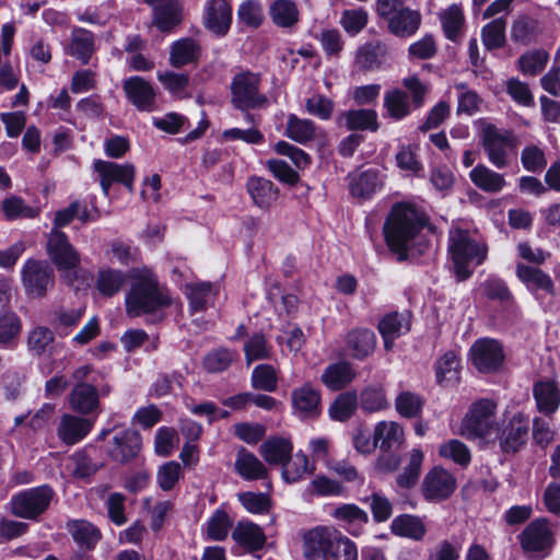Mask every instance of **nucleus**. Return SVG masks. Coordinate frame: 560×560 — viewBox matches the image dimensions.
<instances>
[{"mask_svg":"<svg viewBox=\"0 0 560 560\" xmlns=\"http://www.w3.org/2000/svg\"><path fill=\"white\" fill-rule=\"evenodd\" d=\"M25 294L32 299H43L55 285V272L45 260L28 258L21 271Z\"/></svg>","mask_w":560,"mask_h":560,"instance_id":"6","label":"nucleus"},{"mask_svg":"<svg viewBox=\"0 0 560 560\" xmlns=\"http://www.w3.org/2000/svg\"><path fill=\"white\" fill-rule=\"evenodd\" d=\"M390 530L395 536L415 541L421 540L427 534L424 522L416 515L401 514L390 523Z\"/></svg>","mask_w":560,"mask_h":560,"instance_id":"34","label":"nucleus"},{"mask_svg":"<svg viewBox=\"0 0 560 560\" xmlns=\"http://www.w3.org/2000/svg\"><path fill=\"white\" fill-rule=\"evenodd\" d=\"M0 210L7 221L19 219H34L38 215V210L26 205L22 197L11 195L4 198L0 205Z\"/></svg>","mask_w":560,"mask_h":560,"instance_id":"47","label":"nucleus"},{"mask_svg":"<svg viewBox=\"0 0 560 560\" xmlns=\"http://www.w3.org/2000/svg\"><path fill=\"white\" fill-rule=\"evenodd\" d=\"M456 488V479L442 467L432 468L422 481V494L428 501L448 498Z\"/></svg>","mask_w":560,"mask_h":560,"instance_id":"14","label":"nucleus"},{"mask_svg":"<svg viewBox=\"0 0 560 560\" xmlns=\"http://www.w3.org/2000/svg\"><path fill=\"white\" fill-rule=\"evenodd\" d=\"M294 412L303 418H313L320 412V394L310 383L293 389L291 394Z\"/></svg>","mask_w":560,"mask_h":560,"instance_id":"22","label":"nucleus"},{"mask_svg":"<svg viewBox=\"0 0 560 560\" xmlns=\"http://www.w3.org/2000/svg\"><path fill=\"white\" fill-rule=\"evenodd\" d=\"M360 406L366 412H378L388 407L383 385L374 384L364 387L360 394Z\"/></svg>","mask_w":560,"mask_h":560,"instance_id":"49","label":"nucleus"},{"mask_svg":"<svg viewBox=\"0 0 560 560\" xmlns=\"http://www.w3.org/2000/svg\"><path fill=\"white\" fill-rule=\"evenodd\" d=\"M126 281V275L110 267L101 268L97 271L96 289L106 298H112L119 292Z\"/></svg>","mask_w":560,"mask_h":560,"instance_id":"46","label":"nucleus"},{"mask_svg":"<svg viewBox=\"0 0 560 560\" xmlns=\"http://www.w3.org/2000/svg\"><path fill=\"white\" fill-rule=\"evenodd\" d=\"M423 457L424 455L421 450H411L409 454L408 465L405 467L404 471L397 477V482L400 487L409 488L417 482L421 471Z\"/></svg>","mask_w":560,"mask_h":560,"instance_id":"60","label":"nucleus"},{"mask_svg":"<svg viewBox=\"0 0 560 560\" xmlns=\"http://www.w3.org/2000/svg\"><path fill=\"white\" fill-rule=\"evenodd\" d=\"M331 516L342 522L346 529L353 536L360 535L369 521L366 512L355 504H341L331 512Z\"/></svg>","mask_w":560,"mask_h":560,"instance_id":"35","label":"nucleus"},{"mask_svg":"<svg viewBox=\"0 0 560 560\" xmlns=\"http://www.w3.org/2000/svg\"><path fill=\"white\" fill-rule=\"evenodd\" d=\"M373 438L383 451L397 450L405 441L404 428L396 421L383 420L375 424Z\"/></svg>","mask_w":560,"mask_h":560,"instance_id":"27","label":"nucleus"},{"mask_svg":"<svg viewBox=\"0 0 560 560\" xmlns=\"http://www.w3.org/2000/svg\"><path fill=\"white\" fill-rule=\"evenodd\" d=\"M55 340L54 332L45 326H36L27 335V348L34 355H42Z\"/></svg>","mask_w":560,"mask_h":560,"instance_id":"61","label":"nucleus"},{"mask_svg":"<svg viewBox=\"0 0 560 560\" xmlns=\"http://www.w3.org/2000/svg\"><path fill=\"white\" fill-rule=\"evenodd\" d=\"M237 359V351L219 348L207 353L203 358V366L210 373H220L225 371Z\"/></svg>","mask_w":560,"mask_h":560,"instance_id":"55","label":"nucleus"},{"mask_svg":"<svg viewBox=\"0 0 560 560\" xmlns=\"http://www.w3.org/2000/svg\"><path fill=\"white\" fill-rule=\"evenodd\" d=\"M182 477L183 471L180 465L175 460H171L160 466L156 472V482L161 490L171 491Z\"/></svg>","mask_w":560,"mask_h":560,"instance_id":"63","label":"nucleus"},{"mask_svg":"<svg viewBox=\"0 0 560 560\" xmlns=\"http://www.w3.org/2000/svg\"><path fill=\"white\" fill-rule=\"evenodd\" d=\"M231 526L232 520L229 514L224 510L218 509L206 523V538L213 541L224 540L229 535Z\"/></svg>","mask_w":560,"mask_h":560,"instance_id":"50","label":"nucleus"},{"mask_svg":"<svg viewBox=\"0 0 560 560\" xmlns=\"http://www.w3.org/2000/svg\"><path fill=\"white\" fill-rule=\"evenodd\" d=\"M439 455L453 460L459 466H467L471 459L470 451L466 444L455 439L441 444Z\"/></svg>","mask_w":560,"mask_h":560,"instance_id":"59","label":"nucleus"},{"mask_svg":"<svg viewBox=\"0 0 560 560\" xmlns=\"http://www.w3.org/2000/svg\"><path fill=\"white\" fill-rule=\"evenodd\" d=\"M448 252L457 280L464 281L486 260L488 248L483 243L472 238L467 231L453 229L448 236Z\"/></svg>","mask_w":560,"mask_h":560,"instance_id":"3","label":"nucleus"},{"mask_svg":"<svg viewBox=\"0 0 560 560\" xmlns=\"http://www.w3.org/2000/svg\"><path fill=\"white\" fill-rule=\"evenodd\" d=\"M158 79L174 97L184 98L188 96L186 90L189 84V77L187 74L165 71L159 73Z\"/></svg>","mask_w":560,"mask_h":560,"instance_id":"58","label":"nucleus"},{"mask_svg":"<svg viewBox=\"0 0 560 560\" xmlns=\"http://www.w3.org/2000/svg\"><path fill=\"white\" fill-rule=\"evenodd\" d=\"M22 329V319L14 311L0 310V349H14Z\"/></svg>","mask_w":560,"mask_h":560,"instance_id":"32","label":"nucleus"},{"mask_svg":"<svg viewBox=\"0 0 560 560\" xmlns=\"http://www.w3.org/2000/svg\"><path fill=\"white\" fill-rule=\"evenodd\" d=\"M293 445L284 438H271L260 445V455L270 465H283L290 459Z\"/></svg>","mask_w":560,"mask_h":560,"instance_id":"39","label":"nucleus"},{"mask_svg":"<svg viewBox=\"0 0 560 560\" xmlns=\"http://www.w3.org/2000/svg\"><path fill=\"white\" fill-rule=\"evenodd\" d=\"M533 395L537 409L546 416L553 415L560 405V388L552 380H542L535 383Z\"/></svg>","mask_w":560,"mask_h":560,"instance_id":"26","label":"nucleus"},{"mask_svg":"<svg viewBox=\"0 0 560 560\" xmlns=\"http://www.w3.org/2000/svg\"><path fill=\"white\" fill-rule=\"evenodd\" d=\"M91 428L88 419L65 415L58 428V436L66 445H74L90 433Z\"/></svg>","mask_w":560,"mask_h":560,"instance_id":"31","label":"nucleus"},{"mask_svg":"<svg viewBox=\"0 0 560 560\" xmlns=\"http://www.w3.org/2000/svg\"><path fill=\"white\" fill-rule=\"evenodd\" d=\"M313 471L314 466L310 464L308 457L302 452H298L292 459H288L282 465V477L289 483L296 482Z\"/></svg>","mask_w":560,"mask_h":560,"instance_id":"51","label":"nucleus"},{"mask_svg":"<svg viewBox=\"0 0 560 560\" xmlns=\"http://www.w3.org/2000/svg\"><path fill=\"white\" fill-rule=\"evenodd\" d=\"M235 471L245 480L265 479L268 475L266 466L253 453L241 448L234 463Z\"/></svg>","mask_w":560,"mask_h":560,"instance_id":"33","label":"nucleus"},{"mask_svg":"<svg viewBox=\"0 0 560 560\" xmlns=\"http://www.w3.org/2000/svg\"><path fill=\"white\" fill-rule=\"evenodd\" d=\"M205 25L215 35H225L232 23V7L228 0H209L205 5Z\"/></svg>","mask_w":560,"mask_h":560,"instance_id":"17","label":"nucleus"},{"mask_svg":"<svg viewBox=\"0 0 560 560\" xmlns=\"http://www.w3.org/2000/svg\"><path fill=\"white\" fill-rule=\"evenodd\" d=\"M67 530L73 541L79 546L78 550L92 553L102 539L101 529L86 520H70L67 523Z\"/></svg>","mask_w":560,"mask_h":560,"instance_id":"21","label":"nucleus"},{"mask_svg":"<svg viewBox=\"0 0 560 560\" xmlns=\"http://www.w3.org/2000/svg\"><path fill=\"white\" fill-rule=\"evenodd\" d=\"M481 142L492 165L497 168L508 166L509 153L515 148V138L510 130L499 129L492 124H487L481 129Z\"/></svg>","mask_w":560,"mask_h":560,"instance_id":"7","label":"nucleus"},{"mask_svg":"<svg viewBox=\"0 0 560 560\" xmlns=\"http://www.w3.org/2000/svg\"><path fill=\"white\" fill-rule=\"evenodd\" d=\"M384 105L389 116L397 120L402 119L410 113L409 97L400 90L386 92L384 95Z\"/></svg>","mask_w":560,"mask_h":560,"instance_id":"56","label":"nucleus"},{"mask_svg":"<svg viewBox=\"0 0 560 560\" xmlns=\"http://www.w3.org/2000/svg\"><path fill=\"white\" fill-rule=\"evenodd\" d=\"M260 78L253 72H241L231 83L232 103L241 109L260 108L267 105L268 100L259 93Z\"/></svg>","mask_w":560,"mask_h":560,"instance_id":"9","label":"nucleus"},{"mask_svg":"<svg viewBox=\"0 0 560 560\" xmlns=\"http://www.w3.org/2000/svg\"><path fill=\"white\" fill-rule=\"evenodd\" d=\"M469 178L476 187L486 192H499L506 186L502 174L492 171L483 164L475 166L469 173Z\"/></svg>","mask_w":560,"mask_h":560,"instance_id":"38","label":"nucleus"},{"mask_svg":"<svg viewBox=\"0 0 560 560\" xmlns=\"http://www.w3.org/2000/svg\"><path fill=\"white\" fill-rule=\"evenodd\" d=\"M153 10L152 25L167 33L182 21V8L177 0H143Z\"/></svg>","mask_w":560,"mask_h":560,"instance_id":"16","label":"nucleus"},{"mask_svg":"<svg viewBox=\"0 0 560 560\" xmlns=\"http://www.w3.org/2000/svg\"><path fill=\"white\" fill-rule=\"evenodd\" d=\"M441 24L445 37L451 42H458L465 25V16L459 4H452L441 13Z\"/></svg>","mask_w":560,"mask_h":560,"instance_id":"43","label":"nucleus"},{"mask_svg":"<svg viewBox=\"0 0 560 560\" xmlns=\"http://www.w3.org/2000/svg\"><path fill=\"white\" fill-rule=\"evenodd\" d=\"M521 163L527 172L540 173L547 166L545 151L536 144L526 145L521 152Z\"/></svg>","mask_w":560,"mask_h":560,"instance_id":"62","label":"nucleus"},{"mask_svg":"<svg viewBox=\"0 0 560 560\" xmlns=\"http://www.w3.org/2000/svg\"><path fill=\"white\" fill-rule=\"evenodd\" d=\"M69 402L75 412L89 415L98 407V392L94 385L80 382L73 386Z\"/></svg>","mask_w":560,"mask_h":560,"instance_id":"29","label":"nucleus"},{"mask_svg":"<svg viewBox=\"0 0 560 560\" xmlns=\"http://www.w3.org/2000/svg\"><path fill=\"white\" fill-rule=\"evenodd\" d=\"M46 252L60 272L75 270L81 264L79 252L63 231L51 230L46 243Z\"/></svg>","mask_w":560,"mask_h":560,"instance_id":"10","label":"nucleus"},{"mask_svg":"<svg viewBox=\"0 0 560 560\" xmlns=\"http://www.w3.org/2000/svg\"><path fill=\"white\" fill-rule=\"evenodd\" d=\"M472 365L482 373L497 371L503 363L502 346L494 339L480 338L470 348Z\"/></svg>","mask_w":560,"mask_h":560,"instance_id":"13","label":"nucleus"},{"mask_svg":"<svg viewBox=\"0 0 560 560\" xmlns=\"http://www.w3.org/2000/svg\"><path fill=\"white\" fill-rule=\"evenodd\" d=\"M250 382L255 389L275 392L278 383L277 372L270 364H259L254 368Z\"/></svg>","mask_w":560,"mask_h":560,"instance_id":"57","label":"nucleus"},{"mask_svg":"<svg viewBox=\"0 0 560 560\" xmlns=\"http://www.w3.org/2000/svg\"><path fill=\"white\" fill-rule=\"evenodd\" d=\"M387 30L390 34L397 37H411L419 30L421 24V15L407 7L399 13L395 14L386 21Z\"/></svg>","mask_w":560,"mask_h":560,"instance_id":"30","label":"nucleus"},{"mask_svg":"<svg viewBox=\"0 0 560 560\" xmlns=\"http://www.w3.org/2000/svg\"><path fill=\"white\" fill-rule=\"evenodd\" d=\"M93 168L100 177V185L105 194H108L114 184H120L132 190L136 172L132 164H118L110 161L95 160Z\"/></svg>","mask_w":560,"mask_h":560,"instance_id":"12","label":"nucleus"},{"mask_svg":"<svg viewBox=\"0 0 560 560\" xmlns=\"http://www.w3.org/2000/svg\"><path fill=\"white\" fill-rule=\"evenodd\" d=\"M232 538L248 551H256L266 544L262 529L252 522H240L232 532Z\"/></svg>","mask_w":560,"mask_h":560,"instance_id":"36","label":"nucleus"},{"mask_svg":"<svg viewBox=\"0 0 560 560\" xmlns=\"http://www.w3.org/2000/svg\"><path fill=\"white\" fill-rule=\"evenodd\" d=\"M171 304L168 289L159 282L150 269L142 267V316L145 315L151 323L160 322Z\"/></svg>","mask_w":560,"mask_h":560,"instance_id":"5","label":"nucleus"},{"mask_svg":"<svg viewBox=\"0 0 560 560\" xmlns=\"http://www.w3.org/2000/svg\"><path fill=\"white\" fill-rule=\"evenodd\" d=\"M387 50L383 42L366 43L355 54V65L363 70H371L381 65V58Z\"/></svg>","mask_w":560,"mask_h":560,"instance_id":"48","label":"nucleus"},{"mask_svg":"<svg viewBox=\"0 0 560 560\" xmlns=\"http://www.w3.org/2000/svg\"><path fill=\"white\" fill-rule=\"evenodd\" d=\"M316 131L317 127L314 121L300 118L294 114L288 116L284 135L291 140L300 144H306L315 139Z\"/></svg>","mask_w":560,"mask_h":560,"instance_id":"42","label":"nucleus"},{"mask_svg":"<svg viewBox=\"0 0 560 560\" xmlns=\"http://www.w3.org/2000/svg\"><path fill=\"white\" fill-rule=\"evenodd\" d=\"M349 179L351 195L357 198H370L383 186V176L374 168L351 174Z\"/></svg>","mask_w":560,"mask_h":560,"instance_id":"28","label":"nucleus"},{"mask_svg":"<svg viewBox=\"0 0 560 560\" xmlns=\"http://www.w3.org/2000/svg\"><path fill=\"white\" fill-rule=\"evenodd\" d=\"M522 547L528 552H540L550 549L553 539L547 518L530 522L521 534Z\"/></svg>","mask_w":560,"mask_h":560,"instance_id":"15","label":"nucleus"},{"mask_svg":"<svg viewBox=\"0 0 560 560\" xmlns=\"http://www.w3.org/2000/svg\"><path fill=\"white\" fill-rule=\"evenodd\" d=\"M424 225L422 215L407 203L395 205L384 224V235L388 247L405 259L407 250Z\"/></svg>","mask_w":560,"mask_h":560,"instance_id":"1","label":"nucleus"},{"mask_svg":"<svg viewBox=\"0 0 560 560\" xmlns=\"http://www.w3.org/2000/svg\"><path fill=\"white\" fill-rule=\"evenodd\" d=\"M345 125L349 130H370L376 131L378 129L377 114L373 109H351L341 115Z\"/></svg>","mask_w":560,"mask_h":560,"instance_id":"45","label":"nucleus"},{"mask_svg":"<svg viewBox=\"0 0 560 560\" xmlns=\"http://www.w3.org/2000/svg\"><path fill=\"white\" fill-rule=\"evenodd\" d=\"M94 51L95 37L93 32L83 27H74L71 32L70 42L65 47V54L75 58L81 65L85 66L90 62Z\"/></svg>","mask_w":560,"mask_h":560,"instance_id":"24","label":"nucleus"},{"mask_svg":"<svg viewBox=\"0 0 560 560\" xmlns=\"http://www.w3.org/2000/svg\"><path fill=\"white\" fill-rule=\"evenodd\" d=\"M340 539V532L327 526H317L303 536L304 556L308 560H326L330 548Z\"/></svg>","mask_w":560,"mask_h":560,"instance_id":"11","label":"nucleus"},{"mask_svg":"<svg viewBox=\"0 0 560 560\" xmlns=\"http://www.w3.org/2000/svg\"><path fill=\"white\" fill-rule=\"evenodd\" d=\"M358 408V395L355 392L339 394L329 407V416L336 421L348 420Z\"/></svg>","mask_w":560,"mask_h":560,"instance_id":"54","label":"nucleus"},{"mask_svg":"<svg viewBox=\"0 0 560 560\" xmlns=\"http://www.w3.org/2000/svg\"><path fill=\"white\" fill-rule=\"evenodd\" d=\"M272 21L281 27H290L299 21V11L291 0H276L270 5Z\"/></svg>","mask_w":560,"mask_h":560,"instance_id":"53","label":"nucleus"},{"mask_svg":"<svg viewBox=\"0 0 560 560\" xmlns=\"http://www.w3.org/2000/svg\"><path fill=\"white\" fill-rule=\"evenodd\" d=\"M460 360L455 351L445 352L436 362L435 376L439 384L448 386L458 381Z\"/></svg>","mask_w":560,"mask_h":560,"instance_id":"44","label":"nucleus"},{"mask_svg":"<svg viewBox=\"0 0 560 560\" xmlns=\"http://www.w3.org/2000/svg\"><path fill=\"white\" fill-rule=\"evenodd\" d=\"M246 186L253 201L261 209H268L278 199L279 189L269 179L252 177Z\"/></svg>","mask_w":560,"mask_h":560,"instance_id":"37","label":"nucleus"},{"mask_svg":"<svg viewBox=\"0 0 560 560\" xmlns=\"http://www.w3.org/2000/svg\"><path fill=\"white\" fill-rule=\"evenodd\" d=\"M411 326V315L408 311L386 314L378 323V331L384 340L386 350H390L394 340L407 334Z\"/></svg>","mask_w":560,"mask_h":560,"instance_id":"18","label":"nucleus"},{"mask_svg":"<svg viewBox=\"0 0 560 560\" xmlns=\"http://www.w3.org/2000/svg\"><path fill=\"white\" fill-rule=\"evenodd\" d=\"M516 276L520 281L525 284L527 290L535 294L537 299H539L540 291L549 295H555L553 281L544 270L524 264H518L516 266Z\"/></svg>","mask_w":560,"mask_h":560,"instance_id":"23","label":"nucleus"},{"mask_svg":"<svg viewBox=\"0 0 560 560\" xmlns=\"http://www.w3.org/2000/svg\"><path fill=\"white\" fill-rule=\"evenodd\" d=\"M506 20L497 18L487 23L481 30V40L483 46L489 49H498L505 44Z\"/></svg>","mask_w":560,"mask_h":560,"instance_id":"52","label":"nucleus"},{"mask_svg":"<svg viewBox=\"0 0 560 560\" xmlns=\"http://www.w3.org/2000/svg\"><path fill=\"white\" fill-rule=\"evenodd\" d=\"M527 433V424L520 418L513 417L498 439L504 452H516L525 443Z\"/></svg>","mask_w":560,"mask_h":560,"instance_id":"40","label":"nucleus"},{"mask_svg":"<svg viewBox=\"0 0 560 560\" xmlns=\"http://www.w3.org/2000/svg\"><path fill=\"white\" fill-rule=\"evenodd\" d=\"M355 373L348 362H338L327 366L322 375V382L331 390L346 387L354 378Z\"/></svg>","mask_w":560,"mask_h":560,"instance_id":"41","label":"nucleus"},{"mask_svg":"<svg viewBox=\"0 0 560 560\" xmlns=\"http://www.w3.org/2000/svg\"><path fill=\"white\" fill-rule=\"evenodd\" d=\"M202 55V47L192 37H183L174 40L170 46L168 61L173 68H183L196 65Z\"/></svg>","mask_w":560,"mask_h":560,"instance_id":"19","label":"nucleus"},{"mask_svg":"<svg viewBox=\"0 0 560 560\" xmlns=\"http://www.w3.org/2000/svg\"><path fill=\"white\" fill-rule=\"evenodd\" d=\"M345 345V351L348 355L357 360H363L373 353L376 346V336L374 331L368 328H355L346 335Z\"/></svg>","mask_w":560,"mask_h":560,"instance_id":"20","label":"nucleus"},{"mask_svg":"<svg viewBox=\"0 0 560 560\" xmlns=\"http://www.w3.org/2000/svg\"><path fill=\"white\" fill-rule=\"evenodd\" d=\"M497 409L498 405L492 399L481 398L474 401L462 421V435L485 444L494 442L501 432Z\"/></svg>","mask_w":560,"mask_h":560,"instance_id":"2","label":"nucleus"},{"mask_svg":"<svg viewBox=\"0 0 560 560\" xmlns=\"http://www.w3.org/2000/svg\"><path fill=\"white\" fill-rule=\"evenodd\" d=\"M369 22L368 12L362 9L345 10L340 18V25L351 36L360 33Z\"/></svg>","mask_w":560,"mask_h":560,"instance_id":"64","label":"nucleus"},{"mask_svg":"<svg viewBox=\"0 0 560 560\" xmlns=\"http://www.w3.org/2000/svg\"><path fill=\"white\" fill-rule=\"evenodd\" d=\"M184 293L189 302V311L194 314L213 305L219 288L210 282H190L185 284Z\"/></svg>","mask_w":560,"mask_h":560,"instance_id":"25","label":"nucleus"},{"mask_svg":"<svg viewBox=\"0 0 560 560\" xmlns=\"http://www.w3.org/2000/svg\"><path fill=\"white\" fill-rule=\"evenodd\" d=\"M110 433H113V438L107 444L106 453L113 462L127 464L138 457L140 454V432L138 429L103 430L98 439L104 440Z\"/></svg>","mask_w":560,"mask_h":560,"instance_id":"8","label":"nucleus"},{"mask_svg":"<svg viewBox=\"0 0 560 560\" xmlns=\"http://www.w3.org/2000/svg\"><path fill=\"white\" fill-rule=\"evenodd\" d=\"M55 494L47 483L24 489L12 495L11 512L20 518L37 521L49 509Z\"/></svg>","mask_w":560,"mask_h":560,"instance_id":"4","label":"nucleus"}]
</instances>
